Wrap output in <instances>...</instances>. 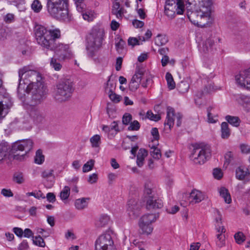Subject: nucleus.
I'll use <instances>...</instances> for the list:
<instances>
[{
  "label": "nucleus",
  "mask_w": 250,
  "mask_h": 250,
  "mask_svg": "<svg viewBox=\"0 0 250 250\" xmlns=\"http://www.w3.org/2000/svg\"><path fill=\"white\" fill-rule=\"evenodd\" d=\"M19 85L18 94L21 99L25 93H30L31 104H40L45 98L46 86L42 82L41 74L32 70L30 66H24L18 71Z\"/></svg>",
  "instance_id": "f257e3e1"
},
{
  "label": "nucleus",
  "mask_w": 250,
  "mask_h": 250,
  "mask_svg": "<svg viewBox=\"0 0 250 250\" xmlns=\"http://www.w3.org/2000/svg\"><path fill=\"white\" fill-rule=\"evenodd\" d=\"M35 34L39 44L48 49L53 50L58 54L65 56L64 53L68 51L69 46L56 42V39L61 37V32L59 29L47 30L41 25H36L35 27Z\"/></svg>",
  "instance_id": "f03ea898"
},
{
  "label": "nucleus",
  "mask_w": 250,
  "mask_h": 250,
  "mask_svg": "<svg viewBox=\"0 0 250 250\" xmlns=\"http://www.w3.org/2000/svg\"><path fill=\"white\" fill-rule=\"evenodd\" d=\"M33 142L31 139L19 140L10 147L6 144H0V164L7 156L11 159L22 160L24 156L33 148Z\"/></svg>",
  "instance_id": "7ed1b4c3"
},
{
  "label": "nucleus",
  "mask_w": 250,
  "mask_h": 250,
  "mask_svg": "<svg viewBox=\"0 0 250 250\" xmlns=\"http://www.w3.org/2000/svg\"><path fill=\"white\" fill-rule=\"evenodd\" d=\"M46 8L52 17L64 21H69L68 0H46Z\"/></svg>",
  "instance_id": "20e7f679"
},
{
  "label": "nucleus",
  "mask_w": 250,
  "mask_h": 250,
  "mask_svg": "<svg viewBox=\"0 0 250 250\" xmlns=\"http://www.w3.org/2000/svg\"><path fill=\"white\" fill-rule=\"evenodd\" d=\"M74 90L73 83L70 80L61 79L55 86L52 96L56 102L62 103L71 98Z\"/></svg>",
  "instance_id": "39448f33"
},
{
  "label": "nucleus",
  "mask_w": 250,
  "mask_h": 250,
  "mask_svg": "<svg viewBox=\"0 0 250 250\" xmlns=\"http://www.w3.org/2000/svg\"><path fill=\"white\" fill-rule=\"evenodd\" d=\"M210 147L208 145L201 146L194 148L190 156V160L195 164H203L210 157Z\"/></svg>",
  "instance_id": "423d86ee"
},
{
  "label": "nucleus",
  "mask_w": 250,
  "mask_h": 250,
  "mask_svg": "<svg viewBox=\"0 0 250 250\" xmlns=\"http://www.w3.org/2000/svg\"><path fill=\"white\" fill-rule=\"evenodd\" d=\"M187 16L191 22L198 26H204L206 24L205 21H208L209 18L200 8L199 10L188 11Z\"/></svg>",
  "instance_id": "0eeeda50"
},
{
  "label": "nucleus",
  "mask_w": 250,
  "mask_h": 250,
  "mask_svg": "<svg viewBox=\"0 0 250 250\" xmlns=\"http://www.w3.org/2000/svg\"><path fill=\"white\" fill-rule=\"evenodd\" d=\"M96 250H113V241L109 233L101 235L96 242Z\"/></svg>",
  "instance_id": "6e6552de"
},
{
  "label": "nucleus",
  "mask_w": 250,
  "mask_h": 250,
  "mask_svg": "<svg viewBox=\"0 0 250 250\" xmlns=\"http://www.w3.org/2000/svg\"><path fill=\"white\" fill-rule=\"evenodd\" d=\"M235 81L238 86L250 89V67L240 71L236 75Z\"/></svg>",
  "instance_id": "1a4fd4ad"
},
{
  "label": "nucleus",
  "mask_w": 250,
  "mask_h": 250,
  "mask_svg": "<svg viewBox=\"0 0 250 250\" xmlns=\"http://www.w3.org/2000/svg\"><path fill=\"white\" fill-rule=\"evenodd\" d=\"M145 69L143 67L138 66L135 73L132 76L129 83V88L131 91H135L139 87L143 76L145 75Z\"/></svg>",
  "instance_id": "9d476101"
},
{
  "label": "nucleus",
  "mask_w": 250,
  "mask_h": 250,
  "mask_svg": "<svg viewBox=\"0 0 250 250\" xmlns=\"http://www.w3.org/2000/svg\"><path fill=\"white\" fill-rule=\"evenodd\" d=\"M12 106L9 95L5 93L0 97V122L7 114Z\"/></svg>",
  "instance_id": "9b49d317"
},
{
  "label": "nucleus",
  "mask_w": 250,
  "mask_h": 250,
  "mask_svg": "<svg viewBox=\"0 0 250 250\" xmlns=\"http://www.w3.org/2000/svg\"><path fill=\"white\" fill-rule=\"evenodd\" d=\"M39 104H31L30 101V107L29 108V113L30 116L33 119L34 122L37 124L42 123L44 120V116L41 112L39 108L36 105Z\"/></svg>",
  "instance_id": "f8f14e48"
},
{
  "label": "nucleus",
  "mask_w": 250,
  "mask_h": 250,
  "mask_svg": "<svg viewBox=\"0 0 250 250\" xmlns=\"http://www.w3.org/2000/svg\"><path fill=\"white\" fill-rule=\"evenodd\" d=\"M217 234L215 240L216 246L217 248L220 249L226 245L225 236L224 233L226 232V229L224 226L216 227Z\"/></svg>",
  "instance_id": "ddd939ff"
},
{
  "label": "nucleus",
  "mask_w": 250,
  "mask_h": 250,
  "mask_svg": "<svg viewBox=\"0 0 250 250\" xmlns=\"http://www.w3.org/2000/svg\"><path fill=\"white\" fill-rule=\"evenodd\" d=\"M85 47L88 56L93 58L94 56V34L92 30L86 36Z\"/></svg>",
  "instance_id": "4468645a"
},
{
  "label": "nucleus",
  "mask_w": 250,
  "mask_h": 250,
  "mask_svg": "<svg viewBox=\"0 0 250 250\" xmlns=\"http://www.w3.org/2000/svg\"><path fill=\"white\" fill-rule=\"evenodd\" d=\"M105 38V31L100 28L95 30V50L99 49L103 45Z\"/></svg>",
  "instance_id": "2eb2a0df"
},
{
  "label": "nucleus",
  "mask_w": 250,
  "mask_h": 250,
  "mask_svg": "<svg viewBox=\"0 0 250 250\" xmlns=\"http://www.w3.org/2000/svg\"><path fill=\"white\" fill-rule=\"evenodd\" d=\"M127 211L130 217L134 218L137 217L140 213L139 206L134 199H130L128 201Z\"/></svg>",
  "instance_id": "dca6fc26"
},
{
  "label": "nucleus",
  "mask_w": 250,
  "mask_h": 250,
  "mask_svg": "<svg viewBox=\"0 0 250 250\" xmlns=\"http://www.w3.org/2000/svg\"><path fill=\"white\" fill-rule=\"evenodd\" d=\"M176 5H175V1L173 0H167L166 2L165 6V13L167 16L172 19L174 18Z\"/></svg>",
  "instance_id": "f3484780"
},
{
  "label": "nucleus",
  "mask_w": 250,
  "mask_h": 250,
  "mask_svg": "<svg viewBox=\"0 0 250 250\" xmlns=\"http://www.w3.org/2000/svg\"><path fill=\"white\" fill-rule=\"evenodd\" d=\"M205 197V195L203 192L197 189H193L189 196V203L192 204L199 203L203 201Z\"/></svg>",
  "instance_id": "a211bd4d"
},
{
  "label": "nucleus",
  "mask_w": 250,
  "mask_h": 250,
  "mask_svg": "<svg viewBox=\"0 0 250 250\" xmlns=\"http://www.w3.org/2000/svg\"><path fill=\"white\" fill-rule=\"evenodd\" d=\"M236 177L240 180L250 181V173L249 169L246 167H239L236 169Z\"/></svg>",
  "instance_id": "6ab92c4d"
},
{
  "label": "nucleus",
  "mask_w": 250,
  "mask_h": 250,
  "mask_svg": "<svg viewBox=\"0 0 250 250\" xmlns=\"http://www.w3.org/2000/svg\"><path fill=\"white\" fill-rule=\"evenodd\" d=\"M163 202L160 199H157L153 196L146 200V208L148 209L160 208L163 207Z\"/></svg>",
  "instance_id": "aec40b11"
},
{
  "label": "nucleus",
  "mask_w": 250,
  "mask_h": 250,
  "mask_svg": "<svg viewBox=\"0 0 250 250\" xmlns=\"http://www.w3.org/2000/svg\"><path fill=\"white\" fill-rule=\"evenodd\" d=\"M154 186L151 181L146 180L144 185V194L146 198L153 197L154 196Z\"/></svg>",
  "instance_id": "412c9836"
},
{
  "label": "nucleus",
  "mask_w": 250,
  "mask_h": 250,
  "mask_svg": "<svg viewBox=\"0 0 250 250\" xmlns=\"http://www.w3.org/2000/svg\"><path fill=\"white\" fill-rule=\"evenodd\" d=\"M174 110L171 107H167V118L164 123L165 125H168L169 129L173 127L174 125Z\"/></svg>",
  "instance_id": "4be33fe9"
},
{
  "label": "nucleus",
  "mask_w": 250,
  "mask_h": 250,
  "mask_svg": "<svg viewBox=\"0 0 250 250\" xmlns=\"http://www.w3.org/2000/svg\"><path fill=\"white\" fill-rule=\"evenodd\" d=\"M84 4L81 5L82 11H78L82 14L83 19L88 22H92L94 20V12L92 10L85 9Z\"/></svg>",
  "instance_id": "5701e85b"
},
{
  "label": "nucleus",
  "mask_w": 250,
  "mask_h": 250,
  "mask_svg": "<svg viewBox=\"0 0 250 250\" xmlns=\"http://www.w3.org/2000/svg\"><path fill=\"white\" fill-rule=\"evenodd\" d=\"M211 3V0H202L200 4V10L209 17L210 16Z\"/></svg>",
  "instance_id": "b1692460"
},
{
  "label": "nucleus",
  "mask_w": 250,
  "mask_h": 250,
  "mask_svg": "<svg viewBox=\"0 0 250 250\" xmlns=\"http://www.w3.org/2000/svg\"><path fill=\"white\" fill-rule=\"evenodd\" d=\"M124 9L120 7V4L118 2L113 3L112 9V13L116 15L118 19H122L124 14Z\"/></svg>",
  "instance_id": "393cba45"
},
{
  "label": "nucleus",
  "mask_w": 250,
  "mask_h": 250,
  "mask_svg": "<svg viewBox=\"0 0 250 250\" xmlns=\"http://www.w3.org/2000/svg\"><path fill=\"white\" fill-rule=\"evenodd\" d=\"M156 215L154 214H147L143 216L140 219L139 224H150L155 222Z\"/></svg>",
  "instance_id": "a878e982"
},
{
  "label": "nucleus",
  "mask_w": 250,
  "mask_h": 250,
  "mask_svg": "<svg viewBox=\"0 0 250 250\" xmlns=\"http://www.w3.org/2000/svg\"><path fill=\"white\" fill-rule=\"evenodd\" d=\"M147 155V151L143 148H141L137 156V164L139 167H141L144 164L145 158Z\"/></svg>",
  "instance_id": "bb28decb"
},
{
  "label": "nucleus",
  "mask_w": 250,
  "mask_h": 250,
  "mask_svg": "<svg viewBox=\"0 0 250 250\" xmlns=\"http://www.w3.org/2000/svg\"><path fill=\"white\" fill-rule=\"evenodd\" d=\"M89 198H82L76 199L75 201V207L78 210H83L87 207Z\"/></svg>",
  "instance_id": "cd10ccee"
},
{
  "label": "nucleus",
  "mask_w": 250,
  "mask_h": 250,
  "mask_svg": "<svg viewBox=\"0 0 250 250\" xmlns=\"http://www.w3.org/2000/svg\"><path fill=\"white\" fill-rule=\"evenodd\" d=\"M214 43V41L211 39L208 38L205 42L203 43V45L200 47L201 51L204 53H207L211 50V47Z\"/></svg>",
  "instance_id": "c85d7f7f"
},
{
  "label": "nucleus",
  "mask_w": 250,
  "mask_h": 250,
  "mask_svg": "<svg viewBox=\"0 0 250 250\" xmlns=\"http://www.w3.org/2000/svg\"><path fill=\"white\" fill-rule=\"evenodd\" d=\"M220 196L224 199L226 203L230 204L231 202V198L228 190L225 188L222 187L219 190Z\"/></svg>",
  "instance_id": "c756f323"
},
{
  "label": "nucleus",
  "mask_w": 250,
  "mask_h": 250,
  "mask_svg": "<svg viewBox=\"0 0 250 250\" xmlns=\"http://www.w3.org/2000/svg\"><path fill=\"white\" fill-rule=\"evenodd\" d=\"M230 134L228 124L226 122H223L221 124V137L223 139H227L230 136Z\"/></svg>",
  "instance_id": "7c9ffc66"
},
{
  "label": "nucleus",
  "mask_w": 250,
  "mask_h": 250,
  "mask_svg": "<svg viewBox=\"0 0 250 250\" xmlns=\"http://www.w3.org/2000/svg\"><path fill=\"white\" fill-rule=\"evenodd\" d=\"M168 42L167 37L166 35L158 34L155 39V43L158 46L166 44Z\"/></svg>",
  "instance_id": "2f4dec72"
},
{
  "label": "nucleus",
  "mask_w": 250,
  "mask_h": 250,
  "mask_svg": "<svg viewBox=\"0 0 250 250\" xmlns=\"http://www.w3.org/2000/svg\"><path fill=\"white\" fill-rule=\"evenodd\" d=\"M50 64L55 71H60L62 68V64L60 61L55 58H51Z\"/></svg>",
  "instance_id": "473e14b6"
},
{
  "label": "nucleus",
  "mask_w": 250,
  "mask_h": 250,
  "mask_svg": "<svg viewBox=\"0 0 250 250\" xmlns=\"http://www.w3.org/2000/svg\"><path fill=\"white\" fill-rule=\"evenodd\" d=\"M139 226L143 234L148 235L150 234L152 232L153 228L152 227L151 224H139Z\"/></svg>",
  "instance_id": "72a5a7b5"
},
{
  "label": "nucleus",
  "mask_w": 250,
  "mask_h": 250,
  "mask_svg": "<svg viewBox=\"0 0 250 250\" xmlns=\"http://www.w3.org/2000/svg\"><path fill=\"white\" fill-rule=\"evenodd\" d=\"M110 77L111 76L109 77L104 87L105 91L107 94L114 92L116 88V84L115 83L111 82Z\"/></svg>",
  "instance_id": "f704fd0d"
},
{
  "label": "nucleus",
  "mask_w": 250,
  "mask_h": 250,
  "mask_svg": "<svg viewBox=\"0 0 250 250\" xmlns=\"http://www.w3.org/2000/svg\"><path fill=\"white\" fill-rule=\"evenodd\" d=\"M150 155L154 159L157 160H159L162 156L160 149L155 146L151 147Z\"/></svg>",
  "instance_id": "c9c22d12"
},
{
  "label": "nucleus",
  "mask_w": 250,
  "mask_h": 250,
  "mask_svg": "<svg viewBox=\"0 0 250 250\" xmlns=\"http://www.w3.org/2000/svg\"><path fill=\"white\" fill-rule=\"evenodd\" d=\"M176 13L178 15L183 14L185 10V5L183 0H176L175 2Z\"/></svg>",
  "instance_id": "e433bc0d"
},
{
  "label": "nucleus",
  "mask_w": 250,
  "mask_h": 250,
  "mask_svg": "<svg viewBox=\"0 0 250 250\" xmlns=\"http://www.w3.org/2000/svg\"><path fill=\"white\" fill-rule=\"evenodd\" d=\"M33 243L34 245L40 247L44 248L45 246V243L43 238L40 235L33 236Z\"/></svg>",
  "instance_id": "4c0bfd02"
},
{
  "label": "nucleus",
  "mask_w": 250,
  "mask_h": 250,
  "mask_svg": "<svg viewBox=\"0 0 250 250\" xmlns=\"http://www.w3.org/2000/svg\"><path fill=\"white\" fill-rule=\"evenodd\" d=\"M166 79L167 81L168 87L170 89H174L175 87V83L172 75L170 73L167 72L166 75Z\"/></svg>",
  "instance_id": "58836bf2"
},
{
  "label": "nucleus",
  "mask_w": 250,
  "mask_h": 250,
  "mask_svg": "<svg viewBox=\"0 0 250 250\" xmlns=\"http://www.w3.org/2000/svg\"><path fill=\"white\" fill-rule=\"evenodd\" d=\"M226 119L229 123L233 125L234 126H238L239 125L240 120L237 117L231 116L228 115L226 117Z\"/></svg>",
  "instance_id": "ea45409f"
},
{
  "label": "nucleus",
  "mask_w": 250,
  "mask_h": 250,
  "mask_svg": "<svg viewBox=\"0 0 250 250\" xmlns=\"http://www.w3.org/2000/svg\"><path fill=\"white\" fill-rule=\"evenodd\" d=\"M70 188L68 186H65L60 192V198L62 200H66L70 195Z\"/></svg>",
  "instance_id": "a19ab883"
},
{
  "label": "nucleus",
  "mask_w": 250,
  "mask_h": 250,
  "mask_svg": "<svg viewBox=\"0 0 250 250\" xmlns=\"http://www.w3.org/2000/svg\"><path fill=\"white\" fill-rule=\"evenodd\" d=\"M109 220V217L106 215H101L97 222V225L100 227H103L107 224Z\"/></svg>",
  "instance_id": "79ce46f5"
},
{
  "label": "nucleus",
  "mask_w": 250,
  "mask_h": 250,
  "mask_svg": "<svg viewBox=\"0 0 250 250\" xmlns=\"http://www.w3.org/2000/svg\"><path fill=\"white\" fill-rule=\"evenodd\" d=\"M13 181L19 184L23 183L24 179L23 174L21 172L15 173L13 176Z\"/></svg>",
  "instance_id": "37998d69"
},
{
  "label": "nucleus",
  "mask_w": 250,
  "mask_h": 250,
  "mask_svg": "<svg viewBox=\"0 0 250 250\" xmlns=\"http://www.w3.org/2000/svg\"><path fill=\"white\" fill-rule=\"evenodd\" d=\"M34 160L35 162L38 164H42L43 162L44 157L42 154L41 150H38L37 151Z\"/></svg>",
  "instance_id": "c03bdc74"
},
{
  "label": "nucleus",
  "mask_w": 250,
  "mask_h": 250,
  "mask_svg": "<svg viewBox=\"0 0 250 250\" xmlns=\"http://www.w3.org/2000/svg\"><path fill=\"white\" fill-rule=\"evenodd\" d=\"M94 166V161L90 160L84 164L83 167V172L84 173L89 172L92 169Z\"/></svg>",
  "instance_id": "a18cd8bd"
},
{
  "label": "nucleus",
  "mask_w": 250,
  "mask_h": 250,
  "mask_svg": "<svg viewBox=\"0 0 250 250\" xmlns=\"http://www.w3.org/2000/svg\"><path fill=\"white\" fill-rule=\"evenodd\" d=\"M31 7L34 12L38 13L41 10L42 5L39 0H34L31 5Z\"/></svg>",
  "instance_id": "49530a36"
},
{
  "label": "nucleus",
  "mask_w": 250,
  "mask_h": 250,
  "mask_svg": "<svg viewBox=\"0 0 250 250\" xmlns=\"http://www.w3.org/2000/svg\"><path fill=\"white\" fill-rule=\"evenodd\" d=\"M146 117L150 120L154 121H158L161 119V117L159 115L153 114L151 110L147 112Z\"/></svg>",
  "instance_id": "de8ad7c7"
},
{
  "label": "nucleus",
  "mask_w": 250,
  "mask_h": 250,
  "mask_svg": "<svg viewBox=\"0 0 250 250\" xmlns=\"http://www.w3.org/2000/svg\"><path fill=\"white\" fill-rule=\"evenodd\" d=\"M234 237L236 242L238 244H242L245 241V236L242 232L235 233Z\"/></svg>",
  "instance_id": "09e8293b"
},
{
  "label": "nucleus",
  "mask_w": 250,
  "mask_h": 250,
  "mask_svg": "<svg viewBox=\"0 0 250 250\" xmlns=\"http://www.w3.org/2000/svg\"><path fill=\"white\" fill-rule=\"evenodd\" d=\"M140 128V123L136 120H134L133 122H130V125L128 127V130L131 131H137Z\"/></svg>",
  "instance_id": "8fccbe9b"
},
{
  "label": "nucleus",
  "mask_w": 250,
  "mask_h": 250,
  "mask_svg": "<svg viewBox=\"0 0 250 250\" xmlns=\"http://www.w3.org/2000/svg\"><path fill=\"white\" fill-rule=\"evenodd\" d=\"M107 94L110 99L115 103H119L121 100V96L115 93L114 91Z\"/></svg>",
  "instance_id": "3c124183"
},
{
  "label": "nucleus",
  "mask_w": 250,
  "mask_h": 250,
  "mask_svg": "<svg viewBox=\"0 0 250 250\" xmlns=\"http://www.w3.org/2000/svg\"><path fill=\"white\" fill-rule=\"evenodd\" d=\"M101 144V137L99 135H95V153H99L100 150V146Z\"/></svg>",
  "instance_id": "603ef678"
},
{
  "label": "nucleus",
  "mask_w": 250,
  "mask_h": 250,
  "mask_svg": "<svg viewBox=\"0 0 250 250\" xmlns=\"http://www.w3.org/2000/svg\"><path fill=\"white\" fill-rule=\"evenodd\" d=\"M213 87L211 85H208L204 89V91H199L196 94V96L200 98L203 96L204 93H208L213 90Z\"/></svg>",
  "instance_id": "864d4df0"
},
{
  "label": "nucleus",
  "mask_w": 250,
  "mask_h": 250,
  "mask_svg": "<svg viewBox=\"0 0 250 250\" xmlns=\"http://www.w3.org/2000/svg\"><path fill=\"white\" fill-rule=\"evenodd\" d=\"M26 195L28 196H33L35 198H36L38 199H40L41 198L44 199L45 198V197L43 195V194L40 190L36 192H27L26 193Z\"/></svg>",
  "instance_id": "5fc2aeb1"
},
{
  "label": "nucleus",
  "mask_w": 250,
  "mask_h": 250,
  "mask_svg": "<svg viewBox=\"0 0 250 250\" xmlns=\"http://www.w3.org/2000/svg\"><path fill=\"white\" fill-rule=\"evenodd\" d=\"M54 170L47 169L43 170L41 173L42 177L43 178H48L53 175Z\"/></svg>",
  "instance_id": "6e6d98bb"
},
{
  "label": "nucleus",
  "mask_w": 250,
  "mask_h": 250,
  "mask_svg": "<svg viewBox=\"0 0 250 250\" xmlns=\"http://www.w3.org/2000/svg\"><path fill=\"white\" fill-rule=\"evenodd\" d=\"M242 105L247 111L250 112V99L244 98Z\"/></svg>",
  "instance_id": "4d7b16f0"
},
{
  "label": "nucleus",
  "mask_w": 250,
  "mask_h": 250,
  "mask_svg": "<svg viewBox=\"0 0 250 250\" xmlns=\"http://www.w3.org/2000/svg\"><path fill=\"white\" fill-rule=\"evenodd\" d=\"M132 119V116L129 113H125L123 117L122 122L123 124L127 125L130 122Z\"/></svg>",
  "instance_id": "13d9d810"
},
{
  "label": "nucleus",
  "mask_w": 250,
  "mask_h": 250,
  "mask_svg": "<svg viewBox=\"0 0 250 250\" xmlns=\"http://www.w3.org/2000/svg\"><path fill=\"white\" fill-rule=\"evenodd\" d=\"M14 15L11 13H8L4 17V21L7 23L12 22L14 21Z\"/></svg>",
  "instance_id": "bf43d9fd"
},
{
  "label": "nucleus",
  "mask_w": 250,
  "mask_h": 250,
  "mask_svg": "<svg viewBox=\"0 0 250 250\" xmlns=\"http://www.w3.org/2000/svg\"><path fill=\"white\" fill-rule=\"evenodd\" d=\"M140 44L139 40L136 38L130 37L128 39V44L129 45H131L133 47L136 45H139Z\"/></svg>",
  "instance_id": "052dcab7"
},
{
  "label": "nucleus",
  "mask_w": 250,
  "mask_h": 250,
  "mask_svg": "<svg viewBox=\"0 0 250 250\" xmlns=\"http://www.w3.org/2000/svg\"><path fill=\"white\" fill-rule=\"evenodd\" d=\"M225 165L228 166L233 159V155L231 152H227L225 156Z\"/></svg>",
  "instance_id": "680f3d73"
},
{
  "label": "nucleus",
  "mask_w": 250,
  "mask_h": 250,
  "mask_svg": "<svg viewBox=\"0 0 250 250\" xmlns=\"http://www.w3.org/2000/svg\"><path fill=\"white\" fill-rule=\"evenodd\" d=\"M213 175L214 177L217 179H221L223 176V173L220 169L215 168L213 169Z\"/></svg>",
  "instance_id": "e2e57ef3"
},
{
  "label": "nucleus",
  "mask_w": 250,
  "mask_h": 250,
  "mask_svg": "<svg viewBox=\"0 0 250 250\" xmlns=\"http://www.w3.org/2000/svg\"><path fill=\"white\" fill-rule=\"evenodd\" d=\"M212 109V107H209L207 109L208 122L210 123H215L216 122V120L213 118L211 113Z\"/></svg>",
  "instance_id": "0e129e2a"
},
{
  "label": "nucleus",
  "mask_w": 250,
  "mask_h": 250,
  "mask_svg": "<svg viewBox=\"0 0 250 250\" xmlns=\"http://www.w3.org/2000/svg\"><path fill=\"white\" fill-rule=\"evenodd\" d=\"M241 152L243 153L248 154L250 153V146L246 144H241L240 146Z\"/></svg>",
  "instance_id": "69168bd1"
},
{
  "label": "nucleus",
  "mask_w": 250,
  "mask_h": 250,
  "mask_svg": "<svg viewBox=\"0 0 250 250\" xmlns=\"http://www.w3.org/2000/svg\"><path fill=\"white\" fill-rule=\"evenodd\" d=\"M214 213L215 215V221L218 223H222V215L220 212L217 209H214Z\"/></svg>",
  "instance_id": "338daca9"
},
{
  "label": "nucleus",
  "mask_w": 250,
  "mask_h": 250,
  "mask_svg": "<svg viewBox=\"0 0 250 250\" xmlns=\"http://www.w3.org/2000/svg\"><path fill=\"white\" fill-rule=\"evenodd\" d=\"M1 193L6 197H12L13 196V194L10 189L3 188L1 190Z\"/></svg>",
  "instance_id": "774afa93"
}]
</instances>
